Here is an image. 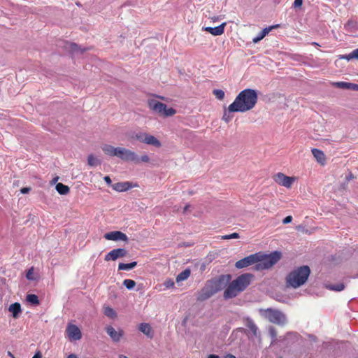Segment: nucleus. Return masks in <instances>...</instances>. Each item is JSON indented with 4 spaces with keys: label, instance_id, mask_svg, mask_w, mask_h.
Segmentation results:
<instances>
[{
    "label": "nucleus",
    "instance_id": "f257e3e1",
    "mask_svg": "<svg viewBox=\"0 0 358 358\" xmlns=\"http://www.w3.org/2000/svg\"><path fill=\"white\" fill-rule=\"evenodd\" d=\"M257 101L256 91H241L228 107L229 112L245 113L252 110Z\"/></svg>",
    "mask_w": 358,
    "mask_h": 358
},
{
    "label": "nucleus",
    "instance_id": "f03ea898",
    "mask_svg": "<svg viewBox=\"0 0 358 358\" xmlns=\"http://www.w3.org/2000/svg\"><path fill=\"white\" fill-rule=\"evenodd\" d=\"M254 276L251 273H244L234 280L224 292L225 299L236 297L239 293L244 291L250 284Z\"/></svg>",
    "mask_w": 358,
    "mask_h": 358
},
{
    "label": "nucleus",
    "instance_id": "7ed1b4c3",
    "mask_svg": "<svg viewBox=\"0 0 358 358\" xmlns=\"http://www.w3.org/2000/svg\"><path fill=\"white\" fill-rule=\"evenodd\" d=\"M101 149L105 155L109 157H117L124 162H138L139 157L131 150L123 147H114L110 144H104Z\"/></svg>",
    "mask_w": 358,
    "mask_h": 358
},
{
    "label": "nucleus",
    "instance_id": "20e7f679",
    "mask_svg": "<svg viewBox=\"0 0 358 358\" xmlns=\"http://www.w3.org/2000/svg\"><path fill=\"white\" fill-rule=\"evenodd\" d=\"M310 274L308 266L304 265L294 268L286 277L287 286L294 289L304 285Z\"/></svg>",
    "mask_w": 358,
    "mask_h": 358
},
{
    "label": "nucleus",
    "instance_id": "39448f33",
    "mask_svg": "<svg viewBox=\"0 0 358 358\" xmlns=\"http://www.w3.org/2000/svg\"><path fill=\"white\" fill-rule=\"evenodd\" d=\"M257 256L256 265L254 266L255 271H263L271 268L274 266L280 259L281 252L274 251L268 255L262 252H256Z\"/></svg>",
    "mask_w": 358,
    "mask_h": 358
},
{
    "label": "nucleus",
    "instance_id": "423d86ee",
    "mask_svg": "<svg viewBox=\"0 0 358 358\" xmlns=\"http://www.w3.org/2000/svg\"><path fill=\"white\" fill-rule=\"evenodd\" d=\"M259 313L262 317L266 319L271 323L279 326H285L287 323L286 315L280 310L271 308H260Z\"/></svg>",
    "mask_w": 358,
    "mask_h": 358
},
{
    "label": "nucleus",
    "instance_id": "0eeeda50",
    "mask_svg": "<svg viewBox=\"0 0 358 358\" xmlns=\"http://www.w3.org/2000/svg\"><path fill=\"white\" fill-rule=\"evenodd\" d=\"M148 106L152 111L164 117H171L176 113V110L173 108H167L166 104L154 99L148 100Z\"/></svg>",
    "mask_w": 358,
    "mask_h": 358
},
{
    "label": "nucleus",
    "instance_id": "6e6552de",
    "mask_svg": "<svg viewBox=\"0 0 358 358\" xmlns=\"http://www.w3.org/2000/svg\"><path fill=\"white\" fill-rule=\"evenodd\" d=\"M129 138L131 140H136L141 143L152 145L156 148H160L162 146V143L159 139L147 132H132L129 135Z\"/></svg>",
    "mask_w": 358,
    "mask_h": 358
},
{
    "label": "nucleus",
    "instance_id": "1a4fd4ad",
    "mask_svg": "<svg viewBox=\"0 0 358 358\" xmlns=\"http://www.w3.org/2000/svg\"><path fill=\"white\" fill-rule=\"evenodd\" d=\"M273 180L278 185L286 188H290L293 182L296 180V178L287 176L282 173H278L274 176Z\"/></svg>",
    "mask_w": 358,
    "mask_h": 358
},
{
    "label": "nucleus",
    "instance_id": "9d476101",
    "mask_svg": "<svg viewBox=\"0 0 358 358\" xmlns=\"http://www.w3.org/2000/svg\"><path fill=\"white\" fill-rule=\"evenodd\" d=\"M128 255V252L124 248H116L113 249L107 253L104 257L105 261H115L119 258L126 257Z\"/></svg>",
    "mask_w": 358,
    "mask_h": 358
},
{
    "label": "nucleus",
    "instance_id": "9b49d317",
    "mask_svg": "<svg viewBox=\"0 0 358 358\" xmlns=\"http://www.w3.org/2000/svg\"><path fill=\"white\" fill-rule=\"evenodd\" d=\"M66 332L70 341H78L82 338L80 329L75 324H69Z\"/></svg>",
    "mask_w": 358,
    "mask_h": 358
},
{
    "label": "nucleus",
    "instance_id": "f8f14e48",
    "mask_svg": "<svg viewBox=\"0 0 358 358\" xmlns=\"http://www.w3.org/2000/svg\"><path fill=\"white\" fill-rule=\"evenodd\" d=\"M257 256L256 253L250 255L246 257H244L238 261H237L235 264V266L237 268H243L253 264L256 265Z\"/></svg>",
    "mask_w": 358,
    "mask_h": 358
},
{
    "label": "nucleus",
    "instance_id": "ddd939ff",
    "mask_svg": "<svg viewBox=\"0 0 358 358\" xmlns=\"http://www.w3.org/2000/svg\"><path fill=\"white\" fill-rule=\"evenodd\" d=\"M104 238L106 240L110 241H127L128 237L127 236L120 231H113L108 233H106L104 234Z\"/></svg>",
    "mask_w": 358,
    "mask_h": 358
},
{
    "label": "nucleus",
    "instance_id": "4468645a",
    "mask_svg": "<svg viewBox=\"0 0 358 358\" xmlns=\"http://www.w3.org/2000/svg\"><path fill=\"white\" fill-rule=\"evenodd\" d=\"M111 185L113 189L118 192H126L131 189L132 187L138 186L136 184L133 185L132 183L130 182H120Z\"/></svg>",
    "mask_w": 358,
    "mask_h": 358
},
{
    "label": "nucleus",
    "instance_id": "2eb2a0df",
    "mask_svg": "<svg viewBox=\"0 0 358 358\" xmlns=\"http://www.w3.org/2000/svg\"><path fill=\"white\" fill-rule=\"evenodd\" d=\"M215 292L216 290H214L213 288L206 286L203 287L198 294L197 300L201 301H205L211 297Z\"/></svg>",
    "mask_w": 358,
    "mask_h": 358
},
{
    "label": "nucleus",
    "instance_id": "dca6fc26",
    "mask_svg": "<svg viewBox=\"0 0 358 358\" xmlns=\"http://www.w3.org/2000/svg\"><path fill=\"white\" fill-rule=\"evenodd\" d=\"M106 331L114 342L120 341L123 335V331L122 329L117 331L111 326L106 327Z\"/></svg>",
    "mask_w": 358,
    "mask_h": 358
},
{
    "label": "nucleus",
    "instance_id": "f3484780",
    "mask_svg": "<svg viewBox=\"0 0 358 358\" xmlns=\"http://www.w3.org/2000/svg\"><path fill=\"white\" fill-rule=\"evenodd\" d=\"M331 87L333 88L347 89V90H358V85L352 84L347 82H334L331 83Z\"/></svg>",
    "mask_w": 358,
    "mask_h": 358
},
{
    "label": "nucleus",
    "instance_id": "a211bd4d",
    "mask_svg": "<svg viewBox=\"0 0 358 358\" xmlns=\"http://www.w3.org/2000/svg\"><path fill=\"white\" fill-rule=\"evenodd\" d=\"M311 152L316 159V161L321 165H324L326 163V157L324 152L317 148H313Z\"/></svg>",
    "mask_w": 358,
    "mask_h": 358
},
{
    "label": "nucleus",
    "instance_id": "6ab92c4d",
    "mask_svg": "<svg viewBox=\"0 0 358 358\" xmlns=\"http://www.w3.org/2000/svg\"><path fill=\"white\" fill-rule=\"evenodd\" d=\"M226 24V22H223L215 27H206L205 30L213 36H220L224 33Z\"/></svg>",
    "mask_w": 358,
    "mask_h": 358
},
{
    "label": "nucleus",
    "instance_id": "aec40b11",
    "mask_svg": "<svg viewBox=\"0 0 358 358\" xmlns=\"http://www.w3.org/2000/svg\"><path fill=\"white\" fill-rule=\"evenodd\" d=\"M244 324L247 328L252 333L253 336H257L258 328L254 321L249 317L244 318Z\"/></svg>",
    "mask_w": 358,
    "mask_h": 358
},
{
    "label": "nucleus",
    "instance_id": "412c9836",
    "mask_svg": "<svg viewBox=\"0 0 358 358\" xmlns=\"http://www.w3.org/2000/svg\"><path fill=\"white\" fill-rule=\"evenodd\" d=\"M138 329L140 331L143 333L148 337L152 338L153 337V334L152 331V328L148 323H141L139 325Z\"/></svg>",
    "mask_w": 358,
    "mask_h": 358
},
{
    "label": "nucleus",
    "instance_id": "4be33fe9",
    "mask_svg": "<svg viewBox=\"0 0 358 358\" xmlns=\"http://www.w3.org/2000/svg\"><path fill=\"white\" fill-rule=\"evenodd\" d=\"M8 310L12 313L13 317L16 318L18 317L19 314L21 313V306L19 303H12L9 308Z\"/></svg>",
    "mask_w": 358,
    "mask_h": 358
},
{
    "label": "nucleus",
    "instance_id": "5701e85b",
    "mask_svg": "<svg viewBox=\"0 0 358 358\" xmlns=\"http://www.w3.org/2000/svg\"><path fill=\"white\" fill-rule=\"evenodd\" d=\"M55 189L57 192L61 195H66L70 192V189L67 185L60 182L56 185Z\"/></svg>",
    "mask_w": 358,
    "mask_h": 358
},
{
    "label": "nucleus",
    "instance_id": "b1692460",
    "mask_svg": "<svg viewBox=\"0 0 358 358\" xmlns=\"http://www.w3.org/2000/svg\"><path fill=\"white\" fill-rule=\"evenodd\" d=\"M324 286L327 289L335 292H341L345 289V285L343 282H339L335 285L326 284Z\"/></svg>",
    "mask_w": 358,
    "mask_h": 358
},
{
    "label": "nucleus",
    "instance_id": "393cba45",
    "mask_svg": "<svg viewBox=\"0 0 358 358\" xmlns=\"http://www.w3.org/2000/svg\"><path fill=\"white\" fill-rule=\"evenodd\" d=\"M191 274V271L189 268H186L180 273L176 277V282H180L181 281H184L187 280Z\"/></svg>",
    "mask_w": 358,
    "mask_h": 358
},
{
    "label": "nucleus",
    "instance_id": "a878e982",
    "mask_svg": "<svg viewBox=\"0 0 358 358\" xmlns=\"http://www.w3.org/2000/svg\"><path fill=\"white\" fill-rule=\"evenodd\" d=\"M136 265H137L136 262H132L128 263V264L120 263L118 265V269L129 271V270L133 269L134 267L136 266Z\"/></svg>",
    "mask_w": 358,
    "mask_h": 358
},
{
    "label": "nucleus",
    "instance_id": "bb28decb",
    "mask_svg": "<svg viewBox=\"0 0 358 358\" xmlns=\"http://www.w3.org/2000/svg\"><path fill=\"white\" fill-rule=\"evenodd\" d=\"M340 58L346 59L348 61L351 60L352 59H358V48L354 50L348 55L341 56Z\"/></svg>",
    "mask_w": 358,
    "mask_h": 358
},
{
    "label": "nucleus",
    "instance_id": "cd10ccee",
    "mask_svg": "<svg viewBox=\"0 0 358 358\" xmlns=\"http://www.w3.org/2000/svg\"><path fill=\"white\" fill-rule=\"evenodd\" d=\"M87 164L90 166H96L101 164V161L93 155H90L87 157Z\"/></svg>",
    "mask_w": 358,
    "mask_h": 358
},
{
    "label": "nucleus",
    "instance_id": "c85d7f7f",
    "mask_svg": "<svg viewBox=\"0 0 358 358\" xmlns=\"http://www.w3.org/2000/svg\"><path fill=\"white\" fill-rule=\"evenodd\" d=\"M27 301L32 304L38 305L39 304V300L38 296L36 294H28L27 296Z\"/></svg>",
    "mask_w": 358,
    "mask_h": 358
},
{
    "label": "nucleus",
    "instance_id": "c756f323",
    "mask_svg": "<svg viewBox=\"0 0 358 358\" xmlns=\"http://www.w3.org/2000/svg\"><path fill=\"white\" fill-rule=\"evenodd\" d=\"M123 285L128 289H132L136 285V282L131 279H125L123 281Z\"/></svg>",
    "mask_w": 358,
    "mask_h": 358
},
{
    "label": "nucleus",
    "instance_id": "7c9ffc66",
    "mask_svg": "<svg viewBox=\"0 0 358 358\" xmlns=\"http://www.w3.org/2000/svg\"><path fill=\"white\" fill-rule=\"evenodd\" d=\"M104 314L110 317L114 318L116 317V313L115 311L110 307H106L104 309Z\"/></svg>",
    "mask_w": 358,
    "mask_h": 358
},
{
    "label": "nucleus",
    "instance_id": "2f4dec72",
    "mask_svg": "<svg viewBox=\"0 0 358 358\" xmlns=\"http://www.w3.org/2000/svg\"><path fill=\"white\" fill-rule=\"evenodd\" d=\"M280 27V24H275V25H272V26H270L268 27H266L264 28L262 31H261V34L263 36V37L264 38L271 30H273V29H275V28H278Z\"/></svg>",
    "mask_w": 358,
    "mask_h": 358
},
{
    "label": "nucleus",
    "instance_id": "473e14b6",
    "mask_svg": "<svg viewBox=\"0 0 358 358\" xmlns=\"http://www.w3.org/2000/svg\"><path fill=\"white\" fill-rule=\"evenodd\" d=\"M239 237H240L239 234L234 232L231 234L222 236L221 238L222 240H228V239L238 238Z\"/></svg>",
    "mask_w": 358,
    "mask_h": 358
},
{
    "label": "nucleus",
    "instance_id": "72a5a7b5",
    "mask_svg": "<svg viewBox=\"0 0 358 358\" xmlns=\"http://www.w3.org/2000/svg\"><path fill=\"white\" fill-rule=\"evenodd\" d=\"M231 113V112H229L228 108L224 110L223 116H222V120L224 122H230L231 120L232 115H231V114H230Z\"/></svg>",
    "mask_w": 358,
    "mask_h": 358
},
{
    "label": "nucleus",
    "instance_id": "f704fd0d",
    "mask_svg": "<svg viewBox=\"0 0 358 358\" xmlns=\"http://www.w3.org/2000/svg\"><path fill=\"white\" fill-rule=\"evenodd\" d=\"M268 333H269L270 336H271V338H273V341H275L276 339V337H277V331H276V329H275V327H270L268 328Z\"/></svg>",
    "mask_w": 358,
    "mask_h": 358
},
{
    "label": "nucleus",
    "instance_id": "c9c22d12",
    "mask_svg": "<svg viewBox=\"0 0 358 358\" xmlns=\"http://www.w3.org/2000/svg\"><path fill=\"white\" fill-rule=\"evenodd\" d=\"M70 48L72 50V52H78V51L83 52L84 51H85L87 50V49L81 50L80 48L76 43H71L70 45Z\"/></svg>",
    "mask_w": 358,
    "mask_h": 358
},
{
    "label": "nucleus",
    "instance_id": "e433bc0d",
    "mask_svg": "<svg viewBox=\"0 0 358 358\" xmlns=\"http://www.w3.org/2000/svg\"><path fill=\"white\" fill-rule=\"evenodd\" d=\"M164 286L166 289L172 288L174 287V282L171 279H167L164 282Z\"/></svg>",
    "mask_w": 358,
    "mask_h": 358
},
{
    "label": "nucleus",
    "instance_id": "4c0bfd02",
    "mask_svg": "<svg viewBox=\"0 0 358 358\" xmlns=\"http://www.w3.org/2000/svg\"><path fill=\"white\" fill-rule=\"evenodd\" d=\"M150 162V157L148 155H143L141 157H139V161L138 162H134L135 164H139L141 162L148 163Z\"/></svg>",
    "mask_w": 358,
    "mask_h": 358
},
{
    "label": "nucleus",
    "instance_id": "58836bf2",
    "mask_svg": "<svg viewBox=\"0 0 358 358\" xmlns=\"http://www.w3.org/2000/svg\"><path fill=\"white\" fill-rule=\"evenodd\" d=\"M216 98L222 100L224 97V91H213Z\"/></svg>",
    "mask_w": 358,
    "mask_h": 358
},
{
    "label": "nucleus",
    "instance_id": "ea45409f",
    "mask_svg": "<svg viewBox=\"0 0 358 358\" xmlns=\"http://www.w3.org/2000/svg\"><path fill=\"white\" fill-rule=\"evenodd\" d=\"M33 273H34V268L31 267L30 268L27 273V275H26V278L28 279V280H34V278H33Z\"/></svg>",
    "mask_w": 358,
    "mask_h": 358
},
{
    "label": "nucleus",
    "instance_id": "a19ab883",
    "mask_svg": "<svg viewBox=\"0 0 358 358\" xmlns=\"http://www.w3.org/2000/svg\"><path fill=\"white\" fill-rule=\"evenodd\" d=\"M264 38L263 36L261 34V32L256 36L253 39H252V42L254 43H257L258 42H259L261 40H262Z\"/></svg>",
    "mask_w": 358,
    "mask_h": 358
},
{
    "label": "nucleus",
    "instance_id": "79ce46f5",
    "mask_svg": "<svg viewBox=\"0 0 358 358\" xmlns=\"http://www.w3.org/2000/svg\"><path fill=\"white\" fill-rule=\"evenodd\" d=\"M292 220V217L289 215V216H287L285 218L283 219L282 220V223L283 224H288V223H290Z\"/></svg>",
    "mask_w": 358,
    "mask_h": 358
},
{
    "label": "nucleus",
    "instance_id": "37998d69",
    "mask_svg": "<svg viewBox=\"0 0 358 358\" xmlns=\"http://www.w3.org/2000/svg\"><path fill=\"white\" fill-rule=\"evenodd\" d=\"M303 3V0H295L294 2V7H300Z\"/></svg>",
    "mask_w": 358,
    "mask_h": 358
},
{
    "label": "nucleus",
    "instance_id": "c03bdc74",
    "mask_svg": "<svg viewBox=\"0 0 358 358\" xmlns=\"http://www.w3.org/2000/svg\"><path fill=\"white\" fill-rule=\"evenodd\" d=\"M103 180H105V182L108 185H110L111 183H112V180L110 179V178L109 176H105L103 178Z\"/></svg>",
    "mask_w": 358,
    "mask_h": 358
},
{
    "label": "nucleus",
    "instance_id": "a18cd8bd",
    "mask_svg": "<svg viewBox=\"0 0 358 358\" xmlns=\"http://www.w3.org/2000/svg\"><path fill=\"white\" fill-rule=\"evenodd\" d=\"M30 189H31L29 187H23L20 189V192L22 194H27L30 191Z\"/></svg>",
    "mask_w": 358,
    "mask_h": 358
},
{
    "label": "nucleus",
    "instance_id": "49530a36",
    "mask_svg": "<svg viewBox=\"0 0 358 358\" xmlns=\"http://www.w3.org/2000/svg\"><path fill=\"white\" fill-rule=\"evenodd\" d=\"M223 358H236L234 355L231 354H227L223 357Z\"/></svg>",
    "mask_w": 358,
    "mask_h": 358
},
{
    "label": "nucleus",
    "instance_id": "de8ad7c7",
    "mask_svg": "<svg viewBox=\"0 0 358 358\" xmlns=\"http://www.w3.org/2000/svg\"><path fill=\"white\" fill-rule=\"evenodd\" d=\"M67 358H78L77 355L76 354H70Z\"/></svg>",
    "mask_w": 358,
    "mask_h": 358
},
{
    "label": "nucleus",
    "instance_id": "09e8293b",
    "mask_svg": "<svg viewBox=\"0 0 358 358\" xmlns=\"http://www.w3.org/2000/svg\"><path fill=\"white\" fill-rule=\"evenodd\" d=\"M58 179H59V177H56V178H53V179L52 180V181H51V184H55V183H56V182H57V181L58 180Z\"/></svg>",
    "mask_w": 358,
    "mask_h": 358
},
{
    "label": "nucleus",
    "instance_id": "8fccbe9b",
    "mask_svg": "<svg viewBox=\"0 0 358 358\" xmlns=\"http://www.w3.org/2000/svg\"><path fill=\"white\" fill-rule=\"evenodd\" d=\"M32 358H42V357L39 353H36L33 356Z\"/></svg>",
    "mask_w": 358,
    "mask_h": 358
},
{
    "label": "nucleus",
    "instance_id": "3c124183",
    "mask_svg": "<svg viewBox=\"0 0 358 358\" xmlns=\"http://www.w3.org/2000/svg\"><path fill=\"white\" fill-rule=\"evenodd\" d=\"M208 358H219L218 355H210Z\"/></svg>",
    "mask_w": 358,
    "mask_h": 358
},
{
    "label": "nucleus",
    "instance_id": "603ef678",
    "mask_svg": "<svg viewBox=\"0 0 358 358\" xmlns=\"http://www.w3.org/2000/svg\"><path fill=\"white\" fill-rule=\"evenodd\" d=\"M190 207V205L189 204H187L185 207H184V212H186L189 208Z\"/></svg>",
    "mask_w": 358,
    "mask_h": 358
},
{
    "label": "nucleus",
    "instance_id": "864d4df0",
    "mask_svg": "<svg viewBox=\"0 0 358 358\" xmlns=\"http://www.w3.org/2000/svg\"><path fill=\"white\" fill-rule=\"evenodd\" d=\"M7 354H8V355L9 357H10L11 358L15 357H14V355H13L10 351H8V352H7Z\"/></svg>",
    "mask_w": 358,
    "mask_h": 358
},
{
    "label": "nucleus",
    "instance_id": "5fc2aeb1",
    "mask_svg": "<svg viewBox=\"0 0 358 358\" xmlns=\"http://www.w3.org/2000/svg\"><path fill=\"white\" fill-rule=\"evenodd\" d=\"M296 229H297V230L301 231L303 229V227L299 225V226L296 227Z\"/></svg>",
    "mask_w": 358,
    "mask_h": 358
},
{
    "label": "nucleus",
    "instance_id": "6e6d98bb",
    "mask_svg": "<svg viewBox=\"0 0 358 358\" xmlns=\"http://www.w3.org/2000/svg\"><path fill=\"white\" fill-rule=\"evenodd\" d=\"M13 358H15V357H13Z\"/></svg>",
    "mask_w": 358,
    "mask_h": 358
}]
</instances>
